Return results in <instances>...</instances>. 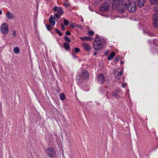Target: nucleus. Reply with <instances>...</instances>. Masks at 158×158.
<instances>
[{"instance_id": "f257e3e1", "label": "nucleus", "mask_w": 158, "mask_h": 158, "mask_svg": "<svg viewBox=\"0 0 158 158\" xmlns=\"http://www.w3.org/2000/svg\"><path fill=\"white\" fill-rule=\"evenodd\" d=\"M110 3H112L113 7H115L120 12H125V9L131 3L130 0H122L121 4V0H111Z\"/></svg>"}, {"instance_id": "f03ea898", "label": "nucleus", "mask_w": 158, "mask_h": 158, "mask_svg": "<svg viewBox=\"0 0 158 158\" xmlns=\"http://www.w3.org/2000/svg\"><path fill=\"white\" fill-rule=\"evenodd\" d=\"M105 41L102 37L97 36L96 37L93 43V48L96 51H99L103 47Z\"/></svg>"}, {"instance_id": "7ed1b4c3", "label": "nucleus", "mask_w": 158, "mask_h": 158, "mask_svg": "<svg viewBox=\"0 0 158 158\" xmlns=\"http://www.w3.org/2000/svg\"><path fill=\"white\" fill-rule=\"evenodd\" d=\"M0 30L1 33L2 34H7L9 31L8 25L6 23H2L1 25Z\"/></svg>"}, {"instance_id": "20e7f679", "label": "nucleus", "mask_w": 158, "mask_h": 158, "mask_svg": "<svg viewBox=\"0 0 158 158\" xmlns=\"http://www.w3.org/2000/svg\"><path fill=\"white\" fill-rule=\"evenodd\" d=\"M46 153L49 157L54 158L56 154V151L53 148L50 147L47 149Z\"/></svg>"}, {"instance_id": "39448f33", "label": "nucleus", "mask_w": 158, "mask_h": 158, "mask_svg": "<svg viewBox=\"0 0 158 158\" xmlns=\"http://www.w3.org/2000/svg\"><path fill=\"white\" fill-rule=\"evenodd\" d=\"M126 8H127L128 11L130 13L134 12L136 10V3L132 2Z\"/></svg>"}, {"instance_id": "423d86ee", "label": "nucleus", "mask_w": 158, "mask_h": 158, "mask_svg": "<svg viewBox=\"0 0 158 158\" xmlns=\"http://www.w3.org/2000/svg\"><path fill=\"white\" fill-rule=\"evenodd\" d=\"M105 78L104 75L102 74H101L98 75L97 80L99 83L102 84L105 82Z\"/></svg>"}, {"instance_id": "0eeeda50", "label": "nucleus", "mask_w": 158, "mask_h": 158, "mask_svg": "<svg viewBox=\"0 0 158 158\" xmlns=\"http://www.w3.org/2000/svg\"><path fill=\"white\" fill-rule=\"evenodd\" d=\"M109 8V4L107 2H104L100 8V11L105 12L107 11Z\"/></svg>"}, {"instance_id": "6e6552de", "label": "nucleus", "mask_w": 158, "mask_h": 158, "mask_svg": "<svg viewBox=\"0 0 158 158\" xmlns=\"http://www.w3.org/2000/svg\"><path fill=\"white\" fill-rule=\"evenodd\" d=\"M114 74L116 78H118L119 76L123 75V71H120L119 68L117 69L114 70Z\"/></svg>"}, {"instance_id": "1a4fd4ad", "label": "nucleus", "mask_w": 158, "mask_h": 158, "mask_svg": "<svg viewBox=\"0 0 158 158\" xmlns=\"http://www.w3.org/2000/svg\"><path fill=\"white\" fill-rule=\"evenodd\" d=\"M82 46L84 49L88 52H90L91 49V47L89 44L85 42H83L82 44Z\"/></svg>"}, {"instance_id": "9d476101", "label": "nucleus", "mask_w": 158, "mask_h": 158, "mask_svg": "<svg viewBox=\"0 0 158 158\" xmlns=\"http://www.w3.org/2000/svg\"><path fill=\"white\" fill-rule=\"evenodd\" d=\"M80 75L83 78V79L85 80H87L89 78V74L88 72L85 70H83Z\"/></svg>"}, {"instance_id": "9b49d317", "label": "nucleus", "mask_w": 158, "mask_h": 158, "mask_svg": "<svg viewBox=\"0 0 158 158\" xmlns=\"http://www.w3.org/2000/svg\"><path fill=\"white\" fill-rule=\"evenodd\" d=\"M5 16L6 18L12 20L15 19V16L13 14L9 11H7L6 12L5 15Z\"/></svg>"}, {"instance_id": "f8f14e48", "label": "nucleus", "mask_w": 158, "mask_h": 158, "mask_svg": "<svg viewBox=\"0 0 158 158\" xmlns=\"http://www.w3.org/2000/svg\"><path fill=\"white\" fill-rule=\"evenodd\" d=\"M54 11H58V13L60 15H61L63 13L64 11L63 9L60 7L55 6L54 8Z\"/></svg>"}, {"instance_id": "ddd939ff", "label": "nucleus", "mask_w": 158, "mask_h": 158, "mask_svg": "<svg viewBox=\"0 0 158 158\" xmlns=\"http://www.w3.org/2000/svg\"><path fill=\"white\" fill-rule=\"evenodd\" d=\"M55 17L52 15H51L49 18V21L52 26H54L55 24Z\"/></svg>"}, {"instance_id": "4468645a", "label": "nucleus", "mask_w": 158, "mask_h": 158, "mask_svg": "<svg viewBox=\"0 0 158 158\" xmlns=\"http://www.w3.org/2000/svg\"><path fill=\"white\" fill-rule=\"evenodd\" d=\"M146 0H138V6L139 7H142L144 6Z\"/></svg>"}, {"instance_id": "2eb2a0df", "label": "nucleus", "mask_w": 158, "mask_h": 158, "mask_svg": "<svg viewBox=\"0 0 158 158\" xmlns=\"http://www.w3.org/2000/svg\"><path fill=\"white\" fill-rule=\"evenodd\" d=\"M80 39L82 41H90L92 40V38L89 36H82L80 37Z\"/></svg>"}, {"instance_id": "dca6fc26", "label": "nucleus", "mask_w": 158, "mask_h": 158, "mask_svg": "<svg viewBox=\"0 0 158 158\" xmlns=\"http://www.w3.org/2000/svg\"><path fill=\"white\" fill-rule=\"evenodd\" d=\"M82 79L83 78H82L80 75L77 76L76 79L77 83L79 84H81L82 82Z\"/></svg>"}, {"instance_id": "f3484780", "label": "nucleus", "mask_w": 158, "mask_h": 158, "mask_svg": "<svg viewBox=\"0 0 158 158\" xmlns=\"http://www.w3.org/2000/svg\"><path fill=\"white\" fill-rule=\"evenodd\" d=\"M64 47L66 50H69L70 49V47L69 44L67 43H63Z\"/></svg>"}, {"instance_id": "a211bd4d", "label": "nucleus", "mask_w": 158, "mask_h": 158, "mask_svg": "<svg viewBox=\"0 0 158 158\" xmlns=\"http://www.w3.org/2000/svg\"><path fill=\"white\" fill-rule=\"evenodd\" d=\"M153 21H158V12H156L152 16Z\"/></svg>"}, {"instance_id": "6ab92c4d", "label": "nucleus", "mask_w": 158, "mask_h": 158, "mask_svg": "<svg viewBox=\"0 0 158 158\" xmlns=\"http://www.w3.org/2000/svg\"><path fill=\"white\" fill-rule=\"evenodd\" d=\"M115 53L114 52H112L110 54V56H109L108 58L107 59L109 60H111V59H112L113 58V57L115 56Z\"/></svg>"}, {"instance_id": "aec40b11", "label": "nucleus", "mask_w": 158, "mask_h": 158, "mask_svg": "<svg viewBox=\"0 0 158 158\" xmlns=\"http://www.w3.org/2000/svg\"><path fill=\"white\" fill-rule=\"evenodd\" d=\"M14 52L16 54H19L20 52V50L19 48L17 47L14 48Z\"/></svg>"}, {"instance_id": "412c9836", "label": "nucleus", "mask_w": 158, "mask_h": 158, "mask_svg": "<svg viewBox=\"0 0 158 158\" xmlns=\"http://www.w3.org/2000/svg\"><path fill=\"white\" fill-rule=\"evenodd\" d=\"M153 24L155 27H158V21H153Z\"/></svg>"}, {"instance_id": "4be33fe9", "label": "nucleus", "mask_w": 158, "mask_h": 158, "mask_svg": "<svg viewBox=\"0 0 158 158\" xmlns=\"http://www.w3.org/2000/svg\"><path fill=\"white\" fill-rule=\"evenodd\" d=\"M150 2L151 4L154 5L157 3L158 0H150Z\"/></svg>"}, {"instance_id": "5701e85b", "label": "nucleus", "mask_w": 158, "mask_h": 158, "mask_svg": "<svg viewBox=\"0 0 158 158\" xmlns=\"http://www.w3.org/2000/svg\"><path fill=\"white\" fill-rule=\"evenodd\" d=\"M60 99L62 101L64 100L65 98V95L63 93L60 94Z\"/></svg>"}, {"instance_id": "b1692460", "label": "nucleus", "mask_w": 158, "mask_h": 158, "mask_svg": "<svg viewBox=\"0 0 158 158\" xmlns=\"http://www.w3.org/2000/svg\"><path fill=\"white\" fill-rule=\"evenodd\" d=\"M64 39L65 40L68 42H70L71 41V39L67 36H65Z\"/></svg>"}, {"instance_id": "393cba45", "label": "nucleus", "mask_w": 158, "mask_h": 158, "mask_svg": "<svg viewBox=\"0 0 158 158\" xmlns=\"http://www.w3.org/2000/svg\"><path fill=\"white\" fill-rule=\"evenodd\" d=\"M55 31L56 32V33L59 34L60 36H62V34L61 33L60 31L58 30L57 28H56L55 29Z\"/></svg>"}, {"instance_id": "a878e982", "label": "nucleus", "mask_w": 158, "mask_h": 158, "mask_svg": "<svg viewBox=\"0 0 158 158\" xmlns=\"http://www.w3.org/2000/svg\"><path fill=\"white\" fill-rule=\"evenodd\" d=\"M64 25H65L67 26L69 24V22L66 19H64Z\"/></svg>"}, {"instance_id": "bb28decb", "label": "nucleus", "mask_w": 158, "mask_h": 158, "mask_svg": "<svg viewBox=\"0 0 158 158\" xmlns=\"http://www.w3.org/2000/svg\"><path fill=\"white\" fill-rule=\"evenodd\" d=\"M88 34L90 35H93L94 34V32L90 30L88 31Z\"/></svg>"}, {"instance_id": "cd10ccee", "label": "nucleus", "mask_w": 158, "mask_h": 158, "mask_svg": "<svg viewBox=\"0 0 158 158\" xmlns=\"http://www.w3.org/2000/svg\"><path fill=\"white\" fill-rule=\"evenodd\" d=\"M110 94H111L110 93L108 92L106 94V96L107 98L108 99H110L111 98L109 97V95H110Z\"/></svg>"}, {"instance_id": "c85d7f7f", "label": "nucleus", "mask_w": 158, "mask_h": 158, "mask_svg": "<svg viewBox=\"0 0 158 158\" xmlns=\"http://www.w3.org/2000/svg\"><path fill=\"white\" fill-rule=\"evenodd\" d=\"M119 58H120L119 56H116L115 58L114 62H116L118 61L119 60Z\"/></svg>"}, {"instance_id": "c756f323", "label": "nucleus", "mask_w": 158, "mask_h": 158, "mask_svg": "<svg viewBox=\"0 0 158 158\" xmlns=\"http://www.w3.org/2000/svg\"><path fill=\"white\" fill-rule=\"evenodd\" d=\"M74 51L76 53H77L80 51V49L78 48H75Z\"/></svg>"}, {"instance_id": "7c9ffc66", "label": "nucleus", "mask_w": 158, "mask_h": 158, "mask_svg": "<svg viewBox=\"0 0 158 158\" xmlns=\"http://www.w3.org/2000/svg\"><path fill=\"white\" fill-rule=\"evenodd\" d=\"M46 27L48 30L50 31L51 28V26L49 25H48L46 26Z\"/></svg>"}, {"instance_id": "2f4dec72", "label": "nucleus", "mask_w": 158, "mask_h": 158, "mask_svg": "<svg viewBox=\"0 0 158 158\" xmlns=\"http://www.w3.org/2000/svg\"><path fill=\"white\" fill-rule=\"evenodd\" d=\"M112 95L115 98H118V95L117 94H115L114 92H112Z\"/></svg>"}, {"instance_id": "473e14b6", "label": "nucleus", "mask_w": 158, "mask_h": 158, "mask_svg": "<svg viewBox=\"0 0 158 158\" xmlns=\"http://www.w3.org/2000/svg\"><path fill=\"white\" fill-rule=\"evenodd\" d=\"M13 35L14 37H16L17 35L16 34V31L15 30H13L12 31Z\"/></svg>"}, {"instance_id": "72a5a7b5", "label": "nucleus", "mask_w": 158, "mask_h": 158, "mask_svg": "<svg viewBox=\"0 0 158 158\" xmlns=\"http://www.w3.org/2000/svg\"><path fill=\"white\" fill-rule=\"evenodd\" d=\"M64 5L66 7H69V6L70 4L68 3H67L66 2H65L64 3Z\"/></svg>"}, {"instance_id": "f704fd0d", "label": "nucleus", "mask_w": 158, "mask_h": 158, "mask_svg": "<svg viewBox=\"0 0 158 158\" xmlns=\"http://www.w3.org/2000/svg\"><path fill=\"white\" fill-rule=\"evenodd\" d=\"M147 34L150 36H152L153 35V33L151 32H148L147 33Z\"/></svg>"}, {"instance_id": "c9c22d12", "label": "nucleus", "mask_w": 158, "mask_h": 158, "mask_svg": "<svg viewBox=\"0 0 158 158\" xmlns=\"http://www.w3.org/2000/svg\"><path fill=\"white\" fill-rule=\"evenodd\" d=\"M115 91L119 93H121L122 92V90L119 89H116Z\"/></svg>"}, {"instance_id": "e433bc0d", "label": "nucleus", "mask_w": 158, "mask_h": 158, "mask_svg": "<svg viewBox=\"0 0 158 158\" xmlns=\"http://www.w3.org/2000/svg\"><path fill=\"white\" fill-rule=\"evenodd\" d=\"M55 16L56 18H60V15L58 14H55Z\"/></svg>"}, {"instance_id": "4c0bfd02", "label": "nucleus", "mask_w": 158, "mask_h": 158, "mask_svg": "<svg viewBox=\"0 0 158 158\" xmlns=\"http://www.w3.org/2000/svg\"><path fill=\"white\" fill-rule=\"evenodd\" d=\"M75 26L81 28H82V27L81 26V25L79 24H77Z\"/></svg>"}, {"instance_id": "58836bf2", "label": "nucleus", "mask_w": 158, "mask_h": 158, "mask_svg": "<svg viewBox=\"0 0 158 158\" xmlns=\"http://www.w3.org/2000/svg\"><path fill=\"white\" fill-rule=\"evenodd\" d=\"M127 85V84L126 83H124L122 85V87L123 88H125L126 86Z\"/></svg>"}, {"instance_id": "ea45409f", "label": "nucleus", "mask_w": 158, "mask_h": 158, "mask_svg": "<svg viewBox=\"0 0 158 158\" xmlns=\"http://www.w3.org/2000/svg\"><path fill=\"white\" fill-rule=\"evenodd\" d=\"M65 34L66 35H70L71 34V33L69 31H67Z\"/></svg>"}, {"instance_id": "a19ab883", "label": "nucleus", "mask_w": 158, "mask_h": 158, "mask_svg": "<svg viewBox=\"0 0 158 158\" xmlns=\"http://www.w3.org/2000/svg\"><path fill=\"white\" fill-rule=\"evenodd\" d=\"M61 26L62 30L64 31L65 29L64 27V26L62 24H61Z\"/></svg>"}, {"instance_id": "79ce46f5", "label": "nucleus", "mask_w": 158, "mask_h": 158, "mask_svg": "<svg viewBox=\"0 0 158 158\" xmlns=\"http://www.w3.org/2000/svg\"><path fill=\"white\" fill-rule=\"evenodd\" d=\"M109 52V51L108 50H106L105 53V55H107Z\"/></svg>"}, {"instance_id": "37998d69", "label": "nucleus", "mask_w": 158, "mask_h": 158, "mask_svg": "<svg viewBox=\"0 0 158 158\" xmlns=\"http://www.w3.org/2000/svg\"><path fill=\"white\" fill-rule=\"evenodd\" d=\"M70 26L71 27H74V25H73V23H72L70 25Z\"/></svg>"}, {"instance_id": "c03bdc74", "label": "nucleus", "mask_w": 158, "mask_h": 158, "mask_svg": "<svg viewBox=\"0 0 158 158\" xmlns=\"http://www.w3.org/2000/svg\"><path fill=\"white\" fill-rule=\"evenodd\" d=\"M97 53H97V52H94V55H96L97 54Z\"/></svg>"}, {"instance_id": "a18cd8bd", "label": "nucleus", "mask_w": 158, "mask_h": 158, "mask_svg": "<svg viewBox=\"0 0 158 158\" xmlns=\"http://www.w3.org/2000/svg\"><path fill=\"white\" fill-rule=\"evenodd\" d=\"M121 64H124V62L122 61V60H121Z\"/></svg>"}, {"instance_id": "49530a36", "label": "nucleus", "mask_w": 158, "mask_h": 158, "mask_svg": "<svg viewBox=\"0 0 158 158\" xmlns=\"http://www.w3.org/2000/svg\"><path fill=\"white\" fill-rule=\"evenodd\" d=\"M2 11L0 10V15H2Z\"/></svg>"}, {"instance_id": "de8ad7c7", "label": "nucleus", "mask_w": 158, "mask_h": 158, "mask_svg": "<svg viewBox=\"0 0 158 158\" xmlns=\"http://www.w3.org/2000/svg\"><path fill=\"white\" fill-rule=\"evenodd\" d=\"M98 0L99 1H103V0Z\"/></svg>"}, {"instance_id": "09e8293b", "label": "nucleus", "mask_w": 158, "mask_h": 158, "mask_svg": "<svg viewBox=\"0 0 158 158\" xmlns=\"http://www.w3.org/2000/svg\"><path fill=\"white\" fill-rule=\"evenodd\" d=\"M46 1H49V0H46Z\"/></svg>"}]
</instances>
